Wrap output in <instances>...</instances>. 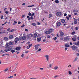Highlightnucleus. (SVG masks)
Returning a JSON list of instances; mask_svg holds the SVG:
<instances>
[{"instance_id":"nucleus-1","label":"nucleus","mask_w":79,"mask_h":79,"mask_svg":"<svg viewBox=\"0 0 79 79\" xmlns=\"http://www.w3.org/2000/svg\"><path fill=\"white\" fill-rule=\"evenodd\" d=\"M8 45V44L7 43L5 45V46H6V48L7 49L8 51H11V50H15V49L13 48H10V46Z\"/></svg>"},{"instance_id":"nucleus-2","label":"nucleus","mask_w":79,"mask_h":79,"mask_svg":"<svg viewBox=\"0 0 79 79\" xmlns=\"http://www.w3.org/2000/svg\"><path fill=\"white\" fill-rule=\"evenodd\" d=\"M53 31V30L52 29H49V30H48V31H46L45 32V34H50V33L52 32V31Z\"/></svg>"},{"instance_id":"nucleus-3","label":"nucleus","mask_w":79,"mask_h":79,"mask_svg":"<svg viewBox=\"0 0 79 79\" xmlns=\"http://www.w3.org/2000/svg\"><path fill=\"white\" fill-rule=\"evenodd\" d=\"M70 39V36H66L64 38V40H69Z\"/></svg>"},{"instance_id":"nucleus-4","label":"nucleus","mask_w":79,"mask_h":79,"mask_svg":"<svg viewBox=\"0 0 79 79\" xmlns=\"http://www.w3.org/2000/svg\"><path fill=\"white\" fill-rule=\"evenodd\" d=\"M39 44H36L35 46V49L36 50H37L39 49Z\"/></svg>"},{"instance_id":"nucleus-5","label":"nucleus","mask_w":79,"mask_h":79,"mask_svg":"<svg viewBox=\"0 0 79 79\" xmlns=\"http://www.w3.org/2000/svg\"><path fill=\"white\" fill-rule=\"evenodd\" d=\"M45 56L46 57V60L47 61H48L49 60V56L48 55H45Z\"/></svg>"},{"instance_id":"nucleus-6","label":"nucleus","mask_w":79,"mask_h":79,"mask_svg":"<svg viewBox=\"0 0 79 79\" xmlns=\"http://www.w3.org/2000/svg\"><path fill=\"white\" fill-rule=\"evenodd\" d=\"M15 68H16V67H15V66L13 65L10 67V69L11 71H12V70H13V69Z\"/></svg>"},{"instance_id":"nucleus-7","label":"nucleus","mask_w":79,"mask_h":79,"mask_svg":"<svg viewBox=\"0 0 79 79\" xmlns=\"http://www.w3.org/2000/svg\"><path fill=\"white\" fill-rule=\"evenodd\" d=\"M13 38H14V37L13 36V35H9V39H13Z\"/></svg>"},{"instance_id":"nucleus-8","label":"nucleus","mask_w":79,"mask_h":79,"mask_svg":"<svg viewBox=\"0 0 79 79\" xmlns=\"http://www.w3.org/2000/svg\"><path fill=\"white\" fill-rule=\"evenodd\" d=\"M56 15L58 16H60L61 15V12H58L56 13Z\"/></svg>"},{"instance_id":"nucleus-9","label":"nucleus","mask_w":79,"mask_h":79,"mask_svg":"<svg viewBox=\"0 0 79 79\" xmlns=\"http://www.w3.org/2000/svg\"><path fill=\"white\" fill-rule=\"evenodd\" d=\"M31 46H32L31 44H29L28 46H27V49H29V48H31Z\"/></svg>"},{"instance_id":"nucleus-10","label":"nucleus","mask_w":79,"mask_h":79,"mask_svg":"<svg viewBox=\"0 0 79 79\" xmlns=\"http://www.w3.org/2000/svg\"><path fill=\"white\" fill-rule=\"evenodd\" d=\"M27 39H29L31 38V34H28L27 36Z\"/></svg>"},{"instance_id":"nucleus-11","label":"nucleus","mask_w":79,"mask_h":79,"mask_svg":"<svg viewBox=\"0 0 79 79\" xmlns=\"http://www.w3.org/2000/svg\"><path fill=\"white\" fill-rule=\"evenodd\" d=\"M9 44L10 45H12L13 44V41H10L9 43Z\"/></svg>"},{"instance_id":"nucleus-12","label":"nucleus","mask_w":79,"mask_h":79,"mask_svg":"<svg viewBox=\"0 0 79 79\" xmlns=\"http://www.w3.org/2000/svg\"><path fill=\"white\" fill-rule=\"evenodd\" d=\"M60 36L61 37H62V36H63V35H64V34L63 32L62 31H60Z\"/></svg>"},{"instance_id":"nucleus-13","label":"nucleus","mask_w":79,"mask_h":79,"mask_svg":"<svg viewBox=\"0 0 79 79\" xmlns=\"http://www.w3.org/2000/svg\"><path fill=\"white\" fill-rule=\"evenodd\" d=\"M15 50H18L19 51L20 50H21V47H18L16 48Z\"/></svg>"},{"instance_id":"nucleus-14","label":"nucleus","mask_w":79,"mask_h":79,"mask_svg":"<svg viewBox=\"0 0 79 79\" xmlns=\"http://www.w3.org/2000/svg\"><path fill=\"white\" fill-rule=\"evenodd\" d=\"M56 25L57 26H60L61 25V23L60 22H57Z\"/></svg>"},{"instance_id":"nucleus-15","label":"nucleus","mask_w":79,"mask_h":79,"mask_svg":"<svg viewBox=\"0 0 79 79\" xmlns=\"http://www.w3.org/2000/svg\"><path fill=\"white\" fill-rule=\"evenodd\" d=\"M71 48H72V50H76V46H73L71 47Z\"/></svg>"},{"instance_id":"nucleus-16","label":"nucleus","mask_w":79,"mask_h":79,"mask_svg":"<svg viewBox=\"0 0 79 79\" xmlns=\"http://www.w3.org/2000/svg\"><path fill=\"white\" fill-rule=\"evenodd\" d=\"M4 40L6 41H8V38L7 37H5L4 38Z\"/></svg>"},{"instance_id":"nucleus-17","label":"nucleus","mask_w":79,"mask_h":79,"mask_svg":"<svg viewBox=\"0 0 79 79\" xmlns=\"http://www.w3.org/2000/svg\"><path fill=\"white\" fill-rule=\"evenodd\" d=\"M73 12L74 13H77L78 12V10L77 9L74 10H73Z\"/></svg>"},{"instance_id":"nucleus-18","label":"nucleus","mask_w":79,"mask_h":79,"mask_svg":"<svg viewBox=\"0 0 79 79\" xmlns=\"http://www.w3.org/2000/svg\"><path fill=\"white\" fill-rule=\"evenodd\" d=\"M41 40V38H37V42H40Z\"/></svg>"},{"instance_id":"nucleus-19","label":"nucleus","mask_w":79,"mask_h":79,"mask_svg":"<svg viewBox=\"0 0 79 79\" xmlns=\"http://www.w3.org/2000/svg\"><path fill=\"white\" fill-rule=\"evenodd\" d=\"M32 19V20H33V19H34V18L32 17V16H31V17L29 18L28 19V20L29 21V20H30V19Z\"/></svg>"},{"instance_id":"nucleus-20","label":"nucleus","mask_w":79,"mask_h":79,"mask_svg":"<svg viewBox=\"0 0 79 79\" xmlns=\"http://www.w3.org/2000/svg\"><path fill=\"white\" fill-rule=\"evenodd\" d=\"M22 39L23 40H26V37L25 36H23L22 37Z\"/></svg>"},{"instance_id":"nucleus-21","label":"nucleus","mask_w":79,"mask_h":79,"mask_svg":"<svg viewBox=\"0 0 79 79\" xmlns=\"http://www.w3.org/2000/svg\"><path fill=\"white\" fill-rule=\"evenodd\" d=\"M15 40H16L17 41H19V39L18 38V37H16L15 39Z\"/></svg>"},{"instance_id":"nucleus-22","label":"nucleus","mask_w":79,"mask_h":79,"mask_svg":"<svg viewBox=\"0 0 79 79\" xmlns=\"http://www.w3.org/2000/svg\"><path fill=\"white\" fill-rule=\"evenodd\" d=\"M65 45V47H69L70 46L69 45H69V44H66Z\"/></svg>"},{"instance_id":"nucleus-23","label":"nucleus","mask_w":79,"mask_h":79,"mask_svg":"<svg viewBox=\"0 0 79 79\" xmlns=\"http://www.w3.org/2000/svg\"><path fill=\"white\" fill-rule=\"evenodd\" d=\"M61 23H64V22H65V20L64 19H62L61 20Z\"/></svg>"},{"instance_id":"nucleus-24","label":"nucleus","mask_w":79,"mask_h":79,"mask_svg":"<svg viewBox=\"0 0 79 79\" xmlns=\"http://www.w3.org/2000/svg\"><path fill=\"white\" fill-rule=\"evenodd\" d=\"M34 37H35V38L37 36V34H36V33H35L34 35Z\"/></svg>"},{"instance_id":"nucleus-25","label":"nucleus","mask_w":79,"mask_h":79,"mask_svg":"<svg viewBox=\"0 0 79 79\" xmlns=\"http://www.w3.org/2000/svg\"><path fill=\"white\" fill-rule=\"evenodd\" d=\"M55 3H58L60 2H59V1H58V0H56L55 1Z\"/></svg>"},{"instance_id":"nucleus-26","label":"nucleus","mask_w":79,"mask_h":79,"mask_svg":"<svg viewBox=\"0 0 79 79\" xmlns=\"http://www.w3.org/2000/svg\"><path fill=\"white\" fill-rule=\"evenodd\" d=\"M16 69V67H15V68H14L13 69H12L13 72H14H14H15Z\"/></svg>"},{"instance_id":"nucleus-27","label":"nucleus","mask_w":79,"mask_h":79,"mask_svg":"<svg viewBox=\"0 0 79 79\" xmlns=\"http://www.w3.org/2000/svg\"><path fill=\"white\" fill-rule=\"evenodd\" d=\"M4 33H5V31L4 30L3 31L0 32V34H4Z\"/></svg>"},{"instance_id":"nucleus-28","label":"nucleus","mask_w":79,"mask_h":79,"mask_svg":"<svg viewBox=\"0 0 79 79\" xmlns=\"http://www.w3.org/2000/svg\"><path fill=\"white\" fill-rule=\"evenodd\" d=\"M10 52H11V53H14L15 52H16V51L12 50L10 51Z\"/></svg>"},{"instance_id":"nucleus-29","label":"nucleus","mask_w":79,"mask_h":79,"mask_svg":"<svg viewBox=\"0 0 79 79\" xmlns=\"http://www.w3.org/2000/svg\"><path fill=\"white\" fill-rule=\"evenodd\" d=\"M31 25H32V26H36V24L35 23H32L31 24Z\"/></svg>"},{"instance_id":"nucleus-30","label":"nucleus","mask_w":79,"mask_h":79,"mask_svg":"<svg viewBox=\"0 0 79 79\" xmlns=\"http://www.w3.org/2000/svg\"><path fill=\"white\" fill-rule=\"evenodd\" d=\"M4 28L3 27H0V31H2V29H3Z\"/></svg>"},{"instance_id":"nucleus-31","label":"nucleus","mask_w":79,"mask_h":79,"mask_svg":"<svg viewBox=\"0 0 79 79\" xmlns=\"http://www.w3.org/2000/svg\"><path fill=\"white\" fill-rule=\"evenodd\" d=\"M58 67L57 66H56L54 67V69H55V70H56V69H58Z\"/></svg>"},{"instance_id":"nucleus-32","label":"nucleus","mask_w":79,"mask_h":79,"mask_svg":"<svg viewBox=\"0 0 79 79\" xmlns=\"http://www.w3.org/2000/svg\"><path fill=\"white\" fill-rule=\"evenodd\" d=\"M14 23L13 24V25H15L16 24H17V22H16V21H14Z\"/></svg>"},{"instance_id":"nucleus-33","label":"nucleus","mask_w":79,"mask_h":79,"mask_svg":"<svg viewBox=\"0 0 79 79\" xmlns=\"http://www.w3.org/2000/svg\"><path fill=\"white\" fill-rule=\"evenodd\" d=\"M69 73L70 75H71V74H72V73L71 71H69Z\"/></svg>"},{"instance_id":"nucleus-34","label":"nucleus","mask_w":79,"mask_h":79,"mask_svg":"<svg viewBox=\"0 0 79 79\" xmlns=\"http://www.w3.org/2000/svg\"><path fill=\"white\" fill-rule=\"evenodd\" d=\"M72 40L73 41H76V38H72Z\"/></svg>"},{"instance_id":"nucleus-35","label":"nucleus","mask_w":79,"mask_h":79,"mask_svg":"<svg viewBox=\"0 0 79 79\" xmlns=\"http://www.w3.org/2000/svg\"><path fill=\"white\" fill-rule=\"evenodd\" d=\"M49 18H50V17H52V14H50L49 15Z\"/></svg>"},{"instance_id":"nucleus-36","label":"nucleus","mask_w":79,"mask_h":79,"mask_svg":"<svg viewBox=\"0 0 79 79\" xmlns=\"http://www.w3.org/2000/svg\"><path fill=\"white\" fill-rule=\"evenodd\" d=\"M15 31V30L14 29H12L11 30H10V32H13Z\"/></svg>"},{"instance_id":"nucleus-37","label":"nucleus","mask_w":79,"mask_h":79,"mask_svg":"<svg viewBox=\"0 0 79 79\" xmlns=\"http://www.w3.org/2000/svg\"><path fill=\"white\" fill-rule=\"evenodd\" d=\"M77 58L76 57L75 58V59H74V60H73V61H77Z\"/></svg>"},{"instance_id":"nucleus-38","label":"nucleus","mask_w":79,"mask_h":79,"mask_svg":"<svg viewBox=\"0 0 79 79\" xmlns=\"http://www.w3.org/2000/svg\"><path fill=\"white\" fill-rule=\"evenodd\" d=\"M73 23H74V24H77V22L76 21H74V22Z\"/></svg>"},{"instance_id":"nucleus-39","label":"nucleus","mask_w":79,"mask_h":79,"mask_svg":"<svg viewBox=\"0 0 79 79\" xmlns=\"http://www.w3.org/2000/svg\"><path fill=\"white\" fill-rule=\"evenodd\" d=\"M40 51H41V48H39L37 51V52H40Z\"/></svg>"},{"instance_id":"nucleus-40","label":"nucleus","mask_w":79,"mask_h":79,"mask_svg":"<svg viewBox=\"0 0 79 79\" xmlns=\"http://www.w3.org/2000/svg\"><path fill=\"white\" fill-rule=\"evenodd\" d=\"M13 76H10L8 77V79H11V78H13Z\"/></svg>"},{"instance_id":"nucleus-41","label":"nucleus","mask_w":79,"mask_h":79,"mask_svg":"<svg viewBox=\"0 0 79 79\" xmlns=\"http://www.w3.org/2000/svg\"><path fill=\"white\" fill-rule=\"evenodd\" d=\"M8 51H8V49L7 48L6 49L4 50V52H8Z\"/></svg>"},{"instance_id":"nucleus-42","label":"nucleus","mask_w":79,"mask_h":79,"mask_svg":"<svg viewBox=\"0 0 79 79\" xmlns=\"http://www.w3.org/2000/svg\"><path fill=\"white\" fill-rule=\"evenodd\" d=\"M5 13H6V14H8L9 13V12H8V11H5Z\"/></svg>"},{"instance_id":"nucleus-43","label":"nucleus","mask_w":79,"mask_h":79,"mask_svg":"<svg viewBox=\"0 0 79 79\" xmlns=\"http://www.w3.org/2000/svg\"><path fill=\"white\" fill-rule=\"evenodd\" d=\"M47 38H48L49 39L50 38V35H48L47 36Z\"/></svg>"},{"instance_id":"nucleus-44","label":"nucleus","mask_w":79,"mask_h":79,"mask_svg":"<svg viewBox=\"0 0 79 79\" xmlns=\"http://www.w3.org/2000/svg\"><path fill=\"white\" fill-rule=\"evenodd\" d=\"M34 5H32V6H28L27 7H32V6H34Z\"/></svg>"},{"instance_id":"nucleus-45","label":"nucleus","mask_w":79,"mask_h":79,"mask_svg":"<svg viewBox=\"0 0 79 79\" xmlns=\"http://www.w3.org/2000/svg\"><path fill=\"white\" fill-rule=\"evenodd\" d=\"M8 69L7 68L5 70H4V71L5 72H6V71H8Z\"/></svg>"},{"instance_id":"nucleus-46","label":"nucleus","mask_w":79,"mask_h":79,"mask_svg":"<svg viewBox=\"0 0 79 79\" xmlns=\"http://www.w3.org/2000/svg\"><path fill=\"white\" fill-rule=\"evenodd\" d=\"M31 12H29L28 14V15H29V16H31Z\"/></svg>"},{"instance_id":"nucleus-47","label":"nucleus","mask_w":79,"mask_h":79,"mask_svg":"<svg viewBox=\"0 0 79 79\" xmlns=\"http://www.w3.org/2000/svg\"><path fill=\"white\" fill-rule=\"evenodd\" d=\"M25 31H27V32H28L29 31V30H28V29H25Z\"/></svg>"},{"instance_id":"nucleus-48","label":"nucleus","mask_w":79,"mask_h":79,"mask_svg":"<svg viewBox=\"0 0 79 79\" xmlns=\"http://www.w3.org/2000/svg\"><path fill=\"white\" fill-rule=\"evenodd\" d=\"M0 53H3V50H1L0 51Z\"/></svg>"},{"instance_id":"nucleus-49","label":"nucleus","mask_w":79,"mask_h":79,"mask_svg":"<svg viewBox=\"0 0 79 79\" xmlns=\"http://www.w3.org/2000/svg\"><path fill=\"white\" fill-rule=\"evenodd\" d=\"M66 18H67V19L68 20H69V17L66 16Z\"/></svg>"},{"instance_id":"nucleus-50","label":"nucleus","mask_w":79,"mask_h":79,"mask_svg":"<svg viewBox=\"0 0 79 79\" xmlns=\"http://www.w3.org/2000/svg\"><path fill=\"white\" fill-rule=\"evenodd\" d=\"M40 69L41 71H42V70H44V68H40Z\"/></svg>"},{"instance_id":"nucleus-51","label":"nucleus","mask_w":79,"mask_h":79,"mask_svg":"<svg viewBox=\"0 0 79 79\" xmlns=\"http://www.w3.org/2000/svg\"><path fill=\"white\" fill-rule=\"evenodd\" d=\"M71 34H72V35H74V34H75V32H72V33H71Z\"/></svg>"},{"instance_id":"nucleus-52","label":"nucleus","mask_w":79,"mask_h":79,"mask_svg":"<svg viewBox=\"0 0 79 79\" xmlns=\"http://www.w3.org/2000/svg\"><path fill=\"white\" fill-rule=\"evenodd\" d=\"M35 15V13H33L31 15V16H34V15Z\"/></svg>"},{"instance_id":"nucleus-53","label":"nucleus","mask_w":79,"mask_h":79,"mask_svg":"<svg viewBox=\"0 0 79 79\" xmlns=\"http://www.w3.org/2000/svg\"><path fill=\"white\" fill-rule=\"evenodd\" d=\"M67 16V14H66V13L64 14V16Z\"/></svg>"},{"instance_id":"nucleus-54","label":"nucleus","mask_w":79,"mask_h":79,"mask_svg":"<svg viewBox=\"0 0 79 79\" xmlns=\"http://www.w3.org/2000/svg\"><path fill=\"white\" fill-rule=\"evenodd\" d=\"M37 25H40V22H37Z\"/></svg>"},{"instance_id":"nucleus-55","label":"nucleus","mask_w":79,"mask_h":79,"mask_svg":"<svg viewBox=\"0 0 79 79\" xmlns=\"http://www.w3.org/2000/svg\"><path fill=\"white\" fill-rule=\"evenodd\" d=\"M24 56V55L23 54L22 55H21V57H23Z\"/></svg>"},{"instance_id":"nucleus-56","label":"nucleus","mask_w":79,"mask_h":79,"mask_svg":"<svg viewBox=\"0 0 79 79\" xmlns=\"http://www.w3.org/2000/svg\"><path fill=\"white\" fill-rule=\"evenodd\" d=\"M53 39L54 40H56L57 39L56 37L55 38H54Z\"/></svg>"},{"instance_id":"nucleus-57","label":"nucleus","mask_w":79,"mask_h":79,"mask_svg":"<svg viewBox=\"0 0 79 79\" xmlns=\"http://www.w3.org/2000/svg\"><path fill=\"white\" fill-rule=\"evenodd\" d=\"M68 16L69 18H71V15H69Z\"/></svg>"},{"instance_id":"nucleus-58","label":"nucleus","mask_w":79,"mask_h":79,"mask_svg":"<svg viewBox=\"0 0 79 79\" xmlns=\"http://www.w3.org/2000/svg\"><path fill=\"white\" fill-rule=\"evenodd\" d=\"M76 55H77V56H79V53H76Z\"/></svg>"},{"instance_id":"nucleus-59","label":"nucleus","mask_w":79,"mask_h":79,"mask_svg":"<svg viewBox=\"0 0 79 79\" xmlns=\"http://www.w3.org/2000/svg\"><path fill=\"white\" fill-rule=\"evenodd\" d=\"M60 39L61 40H63V38H60Z\"/></svg>"},{"instance_id":"nucleus-60","label":"nucleus","mask_w":79,"mask_h":79,"mask_svg":"<svg viewBox=\"0 0 79 79\" xmlns=\"http://www.w3.org/2000/svg\"><path fill=\"white\" fill-rule=\"evenodd\" d=\"M75 29L76 30H78V28L77 27H75Z\"/></svg>"},{"instance_id":"nucleus-61","label":"nucleus","mask_w":79,"mask_h":79,"mask_svg":"<svg viewBox=\"0 0 79 79\" xmlns=\"http://www.w3.org/2000/svg\"><path fill=\"white\" fill-rule=\"evenodd\" d=\"M24 26H25V25H24V24H23V25L21 26V27H23Z\"/></svg>"},{"instance_id":"nucleus-62","label":"nucleus","mask_w":79,"mask_h":79,"mask_svg":"<svg viewBox=\"0 0 79 79\" xmlns=\"http://www.w3.org/2000/svg\"><path fill=\"white\" fill-rule=\"evenodd\" d=\"M3 15H2V16L1 17V19H3Z\"/></svg>"},{"instance_id":"nucleus-63","label":"nucleus","mask_w":79,"mask_h":79,"mask_svg":"<svg viewBox=\"0 0 79 79\" xmlns=\"http://www.w3.org/2000/svg\"><path fill=\"white\" fill-rule=\"evenodd\" d=\"M74 21H77V19H76L74 18Z\"/></svg>"},{"instance_id":"nucleus-64","label":"nucleus","mask_w":79,"mask_h":79,"mask_svg":"<svg viewBox=\"0 0 79 79\" xmlns=\"http://www.w3.org/2000/svg\"><path fill=\"white\" fill-rule=\"evenodd\" d=\"M24 16H25V15H23L22 16V17L23 18H24Z\"/></svg>"}]
</instances>
